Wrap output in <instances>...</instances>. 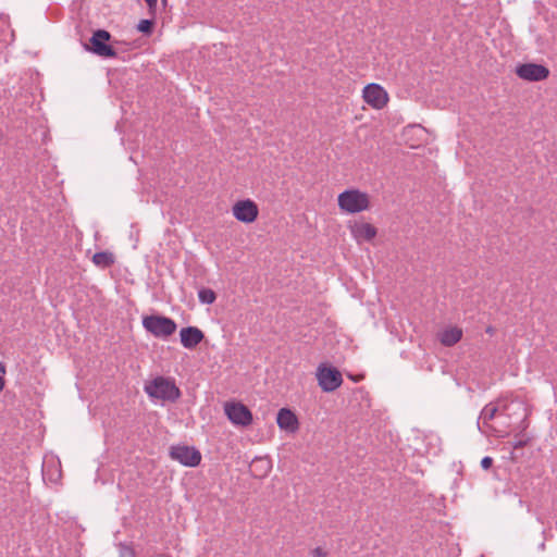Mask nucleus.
<instances>
[{
    "mask_svg": "<svg viewBox=\"0 0 557 557\" xmlns=\"http://www.w3.org/2000/svg\"><path fill=\"white\" fill-rule=\"evenodd\" d=\"M170 457L185 467H197L201 461V453L187 445H173L170 448Z\"/></svg>",
    "mask_w": 557,
    "mask_h": 557,
    "instance_id": "6",
    "label": "nucleus"
},
{
    "mask_svg": "<svg viewBox=\"0 0 557 557\" xmlns=\"http://www.w3.org/2000/svg\"><path fill=\"white\" fill-rule=\"evenodd\" d=\"M232 211L235 219L244 223H252L259 214L258 206L250 199L237 201Z\"/></svg>",
    "mask_w": 557,
    "mask_h": 557,
    "instance_id": "10",
    "label": "nucleus"
},
{
    "mask_svg": "<svg viewBox=\"0 0 557 557\" xmlns=\"http://www.w3.org/2000/svg\"><path fill=\"white\" fill-rule=\"evenodd\" d=\"M276 422L280 429L295 432L298 429V419L288 408H282L277 412Z\"/></svg>",
    "mask_w": 557,
    "mask_h": 557,
    "instance_id": "12",
    "label": "nucleus"
},
{
    "mask_svg": "<svg viewBox=\"0 0 557 557\" xmlns=\"http://www.w3.org/2000/svg\"><path fill=\"white\" fill-rule=\"evenodd\" d=\"M199 300L202 304H212L215 300V294L210 288H202L198 293Z\"/></svg>",
    "mask_w": 557,
    "mask_h": 557,
    "instance_id": "17",
    "label": "nucleus"
},
{
    "mask_svg": "<svg viewBox=\"0 0 557 557\" xmlns=\"http://www.w3.org/2000/svg\"><path fill=\"white\" fill-rule=\"evenodd\" d=\"M4 387V379L0 375V393L2 392Z\"/></svg>",
    "mask_w": 557,
    "mask_h": 557,
    "instance_id": "24",
    "label": "nucleus"
},
{
    "mask_svg": "<svg viewBox=\"0 0 557 557\" xmlns=\"http://www.w3.org/2000/svg\"><path fill=\"white\" fill-rule=\"evenodd\" d=\"M110 38L111 35L109 32L98 29L90 38V46H87L86 48L99 57L113 58L116 55V52L112 46L107 44Z\"/></svg>",
    "mask_w": 557,
    "mask_h": 557,
    "instance_id": "7",
    "label": "nucleus"
},
{
    "mask_svg": "<svg viewBox=\"0 0 557 557\" xmlns=\"http://www.w3.org/2000/svg\"><path fill=\"white\" fill-rule=\"evenodd\" d=\"M310 554L312 557H327V552L321 547L313 548Z\"/></svg>",
    "mask_w": 557,
    "mask_h": 557,
    "instance_id": "20",
    "label": "nucleus"
},
{
    "mask_svg": "<svg viewBox=\"0 0 557 557\" xmlns=\"http://www.w3.org/2000/svg\"><path fill=\"white\" fill-rule=\"evenodd\" d=\"M180 337L184 348L194 349L203 341L205 334L196 326H187L180 331Z\"/></svg>",
    "mask_w": 557,
    "mask_h": 557,
    "instance_id": "11",
    "label": "nucleus"
},
{
    "mask_svg": "<svg viewBox=\"0 0 557 557\" xmlns=\"http://www.w3.org/2000/svg\"><path fill=\"white\" fill-rule=\"evenodd\" d=\"M497 410L498 408L492 403L484 406L478 420V426L482 432H487L485 429H491L490 421L494 419Z\"/></svg>",
    "mask_w": 557,
    "mask_h": 557,
    "instance_id": "15",
    "label": "nucleus"
},
{
    "mask_svg": "<svg viewBox=\"0 0 557 557\" xmlns=\"http://www.w3.org/2000/svg\"><path fill=\"white\" fill-rule=\"evenodd\" d=\"M224 413L234 425L238 426H248L253 420L250 409L239 401L225 403Z\"/></svg>",
    "mask_w": 557,
    "mask_h": 557,
    "instance_id": "4",
    "label": "nucleus"
},
{
    "mask_svg": "<svg viewBox=\"0 0 557 557\" xmlns=\"http://www.w3.org/2000/svg\"><path fill=\"white\" fill-rule=\"evenodd\" d=\"M143 326L156 337H168L176 331V323L163 315H144Z\"/></svg>",
    "mask_w": 557,
    "mask_h": 557,
    "instance_id": "3",
    "label": "nucleus"
},
{
    "mask_svg": "<svg viewBox=\"0 0 557 557\" xmlns=\"http://www.w3.org/2000/svg\"><path fill=\"white\" fill-rule=\"evenodd\" d=\"M257 463H261L262 465V468H263V474H267L270 469H271V465H270V461L267 460V459H263V458H256L253 461H252V465H257Z\"/></svg>",
    "mask_w": 557,
    "mask_h": 557,
    "instance_id": "19",
    "label": "nucleus"
},
{
    "mask_svg": "<svg viewBox=\"0 0 557 557\" xmlns=\"http://www.w3.org/2000/svg\"><path fill=\"white\" fill-rule=\"evenodd\" d=\"M145 392L150 398L160 399L162 401L174 403L181 397V391L175 385L174 381L164 377L157 376L145 385Z\"/></svg>",
    "mask_w": 557,
    "mask_h": 557,
    "instance_id": "1",
    "label": "nucleus"
},
{
    "mask_svg": "<svg viewBox=\"0 0 557 557\" xmlns=\"http://www.w3.org/2000/svg\"><path fill=\"white\" fill-rule=\"evenodd\" d=\"M351 234L357 240H372L376 234V228L370 223H356L351 226Z\"/></svg>",
    "mask_w": 557,
    "mask_h": 557,
    "instance_id": "14",
    "label": "nucleus"
},
{
    "mask_svg": "<svg viewBox=\"0 0 557 557\" xmlns=\"http://www.w3.org/2000/svg\"><path fill=\"white\" fill-rule=\"evenodd\" d=\"M0 372L5 373V366L0 361Z\"/></svg>",
    "mask_w": 557,
    "mask_h": 557,
    "instance_id": "25",
    "label": "nucleus"
},
{
    "mask_svg": "<svg viewBox=\"0 0 557 557\" xmlns=\"http://www.w3.org/2000/svg\"><path fill=\"white\" fill-rule=\"evenodd\" d=\"M493 465V459L488 456H485L484 458H482L481 460V467L484 469V470H488Z\"/></svg>",
    "mask_w": 557,
    "mask_h": 557,
    "instance_id": "22",
    "label": "nucleus"
},
{
    "mask_svg": "<svg viewBox=\"0 0 557 557\" xmlns=\"http://www.w3.org/2000/svg\"><path fill=\"white\" fill-rule=\"evenodd\" d=\"M148 8H149V11L150 12H154L156 9H157V3H158V0H145Z\"/></svg>",
    "mask_w": 557,
    "mask_h": 557,
    "instance_id": "23",
    "label": "nucleus"
},
{
    "mask_svg": "<svg viewBox=\"0 0 557 557\" xmlns=\"http://www.w3.org/2000/svg\"><path fill=\"white\" fill-rule=\"evenodd\" d=\"M363 100L373 109H383L388 102L386 90L379 84H368L362 91Z\"/></svg>",
    "mask_w": 557,
    "mask_h": 557,
    "instance_id": "9",
    "label": "nucleus"
},
{
    "mask_svg": "<svg viewBox=\"0 0 557 557\" xmlns=\"http://www.w3.org/2000/svg\"><path fill=\"white\" fill-rule=\"evenodd\" d=\"M153 22L151 20H141L138 25L137 29L144 34H150L152 32Z\"/></svg>",
    "mask_w": 557,
    "mask_h": 557,
    "instance_id": "18",
    "label": "nucleus"
},
{
    "mask_svg": "<svg viewBox=\"0 0 557 557\" xmlns=\"http://www.w3.org/2000/svg\"><path fill=\"white\" fill-rule=\"evenodd\" d=\"M92 262L100 269H108L115 262V256L111 251H99L92 256Z\"/></svg>",
    "mask_w": 557,
    "mask_h": 557,
    "instance_id": "16",
    "label": "nucleus"
},
{
    "mask_svg": "<svg viewBox=\"0 0 557 557\" xmlns=\"http://www.w3.org/2000/svg\"><path fill=\"white\" fill-rule=\"evenodd\" d=\"M337 203L342 211L354 214L370 208V197L367 193L352 188L341 193Z\"/></svg>",
    "mask_w": 557,
    "mask_h": 557,
    "instance_id": "2",
    "label": "nucleus"
},
{
    "mask_svg": "<svg viewBox=\"0 0 557 557\" xmlns=\"http://www.w3.org/2000/svg\"><path fill=\"white\" fill-rule=\"evenodd\" d=\"M486 332H487V333H492V327H487V329H486Z\"/></svg>",
    "mask_w": 557,
    "mask_h": 557,
    "instance_id": "26",
    "label": "nucleus"
},
{
    "mask_svg": "<svg viewBox=\"0 0 557 557\" xmlns=\"http://www.w3.org/2000/svg\"><path fill=\"white\" fill-rule=\"evenodd\" d=\"M519 78L528 82H541L549 76V69L542 64L524 63L516 67Z\"/></svg>",
    "mask_w": 557,
    "mask_h": 557,
    "instance_id": "8",
    "label": "nucleus"
},
{
    "mask_svg": "<svg viewBox=\"0 0 557 557\" xmlns=\"http://www.w3.org/2000/svg\"><path fill=\"white\" fill-rule=\"evenodd\" d=\"M462 337V330L458 326H448L437 333V338L443 346L451 347Z\"/></svg>",
    "mask_w": 557,
    "mask_h": 557,
    "instance_id": "13",
    "label": "nucleus"
},
{
    "mask_svg": "<svg viewBox=\"0 0 557 557\" xmlns=\"http://www.w3.org/2000/svg\"><path fill=\"white\" fill-rule=\"evenodd\" d=\"M528 443H529V438H519L512 443V447L515 449L522 448V447L527 446Z\"/></svg>",
    "mask_w": 557,
    "mask_h": 557,
    "instance_id": "21",
    "label": "nucleus"
},
{
    "mask_svg": "<svg viewBox=\"0 0 557 557\" xmlns=\"http://www.w3.org/2000/svg\"><path fill=\"white\" fill-rule=\"evenodd\" d=\"M317 380L321 389L326 393L334 392L343 383L342 373L336 368L325 364L318 367Z\"/></svg>",
    "mask_w": 557,
    "mask_h": 557,
    "instance_id": "5",
    "label": "nucleus"
}]
</instances>
